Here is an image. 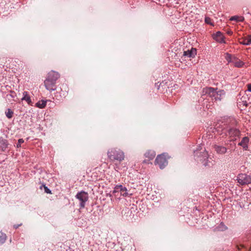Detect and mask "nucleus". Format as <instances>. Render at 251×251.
I'll use <instances>...</instances> for the list:
<instances>
[{"label": "nucleus", "mask_w": 251, "mask_h": 251, "mask_svg": "<svg viewBox=\"0 0 251 251\" xmlns=\"http://www.w3.org/2000/svg\"><path fill=\"white\" fill-rule=\"evenodd\" d=\"M59 77V74L57 72L51 71L49 73L47 77L44 81L46 88L50 91L55 90L56 81Z\"/></svg>", "instance_id": "1"}, {"label": "nucleus", "mask_w": 251, "mask_h": 251, "mask_svg": "<svg viewBox=\"0 0 251 251\" xmlns=\"http://www.w3.org/2000/svg\"><path fill=\"white\" fill-rule=\"evenodd\" d=\"M202 93L204 95H207L216 100H221L222 97L225 94L224 90L217 91L211 87L204 88L203 90Z\"/></svg>", "instance_id": "2"}, {"label": "nucleus", "mask_w": 251, "mask_h": 251, "mask_svg": "<svg viewBox=\"0 0 251 251\" xmlns=\"http://www.w3.org/2000/svg\"><path fill=\"white\" fill-rule=\"evenodd\" d=\"M108 157L110 159L121 161L124 159V153L120 150L112 149L107 152Z\"/></svg>", "instance_id": "3"}, {"label": "nucleus", "mask_w": 251, "mask_h": 251, "mask_svg": "<svg viewBox=\"0 0 251 251\" xmlns=\"http://www.w3.org/2000/svg\"><path fill=\"white\" fill-rule=\"evenodd\" d=\"M75 197L80 201V206L81 208H84L85 206L86 201L88 200V194L87 192L84 191H80L78 192L75 196Z\"/></svg>", "instance_id": "4"}, {"label": "nucleus", "mask_w": 251, "mask_h": 251, "mask_svg": "<svg viewBox=\"0 0 251 251\" xmlns=\"http://www.w3.org/2000/svg\"><path fill=\"white\" fill-rule=\"evenodd\" d=\"M120 192V195L123 197H127L130 196L132 194H129L127 192V190L126 187H123L122 185H116L113 191V194L115 195V197H118V195L117 194Z\"/></svg>", "instance_id": "5"}, {"label": "nucleus", "mask_w": 251, "mask_h": 251, "mask_svg": "<svg viewBox=\"0 0 251 251\" xmlns=\"http://www.w3.org/2000/svg\"><path fill=\"white\" fill-rule=\"evenodd\" d=\"M155 164L158 165L161 169H163L168 164L166 156L165 153L159 155L157 156Z\"/></svg>", "instance_id": "6"}, {"label": "nucleus", "mask_w": 251, "mask_h": 251, "mask_svg": "<svg viewBox=\"0 0 251 251\" xmlns=\"http://www.w3.org/2000/svg\"><path fill=\"white\" fill-rule=\"evenodd\" d=\"M237 180L240 185H246L251 183V177L246 174H240L238 175Z\"/></svg>", "instance_id": "7"}, {"label": "nucleus", "mask_w": 251, "mask_h": 251, "mask_svg": "<svg viewBox=\"0 0 251 251\" xmlns=\"http://www.w3.org/2000/svg\"><path fill=\"white\" fill-rule=\"evenodd\" d=\"M213 38L216 41L221 43H225V37L223 33L220 31H217L216 33L212 35Z\"/></svg>", "instance_id": "8"}, {"label": "nucleus", "mask_w": 251, "mask_h": 251, "mask_svg": "<svg viewBox=\"0 0 251 251\" xmlns=\"http://www.w3.org/2000/svg\"><path fill=\"white\" fill-rule=\"evenodd\" d=\"M250 139L248 137H244L242 138L241 141L238 143V145L241 146L243 149L247 151L248 149V144Z\"/></svg>", "instance_id": "9"}, {"label": "nucleus", "mask_w": 251, "mask_h": 251, "mask_svg": "<svg viewBox=\"0 0 251 251\" xmlns=\"http://www.w3.org/2000/svg\"><path fill=\"white\" fill-rule=\"evenodd\" d=\"M197 54V50L195 48H192L191 50L184 51L183 55L189 58H194Z\"/></svg>", "instance_id": "10"}, {"label": "nucleus", "mask_w": 251, "mask_h": 251, "mask_svg": "<svg viewBox=\"0 0 251 251\" xmlns=\"http://www.w3.org/2000/svg\"><path fill=\"white\" fill-rule=\"evenodd\" d=\"M248 99V98H247V96H242L240 100H238V104L240 107V108H241L242 106H247L248 102L247 100Z\"/></svg>", "instance_id": "11"}, {"label": "nucleus", "mask_w": 251, "mask_h": 251, "mask_svg": "<svg viewBox=\"0 0 251 251\" xmlns=\"http://www.w3.org/2000/svg\"><path fill=\"white\" fill-rule=\"evenodd\" d=\"M214 149L217 153L219 154H224L227 151V149L223 146L215 145Z\"/></svg>", "instance_id": "12"}, {"label": "nucleus", "mask_w": 251, "mask_h": 251, "mask_svg": "<svg viewBox=\"0 0 251 251\" xmlns=\"http://www.w3.org/2000/svg\"><path fill=\"white\" fill-rule=\"evenodd\" d=\"M21 100H25L28 104H31L32 103L30 97L26 91H24L23 93V97Z\"/></svg>", "instance_id": "13"}, {"label": "nucleus", "mask_w": 251, "mask_h": 251, "mask_svg": "<svg viewBox=\"0 0 251 251\" xmlns=\"http://www.w3.org/2000/svg\"><path fill=\"white\" fill-rule=\"evenodd\" d=\"M240 134V131L236 128H231L228 131V134L231 137H238Z\"/></svg>", "instance_id": "14"}, {"label": "nucleus", "mask_w": 251, "mask_h": 251, "mask_svg": "<svg viewBox=\"0 0 251 251\" xmlns=\"http://www.w3.org/2000/svg\"><path fill=\"white\" fill-rule=\"evenodd\" d=\"M234 66L236 67H242L243 66L244 63L240 60L234 57L233 59V63Z\"/></svg>", "instance_id": "15"}, {"label": "nucleus", "mask_w": 251, "mask_h": 251, "mask_svg": "<svg viewBox=\"0 0 251 251\" xmlns=\"http://www.w3.org/2000/svg\"><path fill=\"white\" fill-rule=\"evenodd\" d=\"M244 17L242 16L235 15L230 18L229 20L236 21V22H241L244 21Z\"/></svg>", "instance_id": "16"}, {"label": "nucleus", "mask_w": 251, "mask_h": 251, "mask_svg": "<svg viewBox=\"0 0 251 251\" xmlns=\"http://www.w3.org/2000/svg\"><path fill=\"white\" fill-rule=\"evenodd\" d=\"M155 152L153 151H148L145 154V157L148 158L149 160L153 159L155 156Z\"/></svg>", "instance_id": "17"}, {"label": "nucleus", "mask_w": 251, "mask_h": 251, "mask_svg": "<svg viewBox=\"0 0 251 251\" xmlns=\"http://www.w3.org/2000/svg\"><path fill=\"white\" fill-rule=\"evenodd\" d=\"M240 44L245 45H250L251 44V35L248 36L247 38H244L242 41H240Z\"/></svg>", "instance_id": "18"}, {"label": "nucleus", "mask_w": 251, "mask_h": 251, "mask_svg": "<svg viewBox=\"0 0 251 251\" xmlns=\"http://www.w3.org/2000/svg\"><path fill=\"white\" fill-rule=\"evenodd\" d=\"M47 104V100H42L38 101L36 103V106L39 108H44Z\"/></svg>", "instance_id": "19"}, {"label": "nucleus", "mask_w": 251, "mask_h": 251, "mask_svg": "<svg viewBox=\"0 0 251 251\" xmlns=\"http://www.w3.org/2000/svg\"><path fill=\"white\" fill-rule=\"evenodd\" d=\"M0 149H1L2 151H4L6 150V149L7 148V146H8V144H7V141L5 140H2L1 142H0Z\"/></svg>", "instance_id": "20"}, {"label": "nucleus", "mask_w": 251, "mask_h": 251, "mask_svg": "<svg viewBox=\"0 0 251 251\" xmlns=\"http://www.w3.org/2000/svg\"><path fill=\"white\" fill-rule=\"evenodd\" d=\"M6 239V235L5 234L3 233H0V245L3 244Z\"/></svg>", "instance_id": "21"}, {"label": "nucleus", "mask_w": 251, "mask_h": 251, "mask_svg": "<svg viewBox=\"0 0 251 251\" xmlns=\"http://www.w3.org/2000/svg\"><path fill=\"white\" fill-rule=\"evenodd\" d=\"M225 58L228 63H230V62L233 63V59L234 57H232L230 54H229L228 53H226V54Z\"/></svg>", "instance_id": "22"}, {"label": "nucleus", "mask_w": 251, "mask_h": 251, "mask_svg": "<svg viewBox=\"0 0 251 251\" xmlns=\"http://www.w3.org/2000/svg\"><path fill=\"white\" fill-rule=\"evenodd\" d=\"M13 114V112L9 109H8L7 111L5 112L6 117L9 119L11 118L12 117Z\"/></svg>", "instance_id": "23"}, {"label": "nucleus", "mask_w": 251, "mask_h": 251, "mask_svg": "<svg viewBox=\"0 0 251 251\" xmlns=\"http://www.w3.org/2000/svg\"><path fill=\"white\" fill-rule=\"evenodd\" d=\"M205 22L207 24H209L210 25H213L212 23H211V19L209 17L205 18Z\"/></svg>", "instance_id": "24"}, {"label": "nucleus", "mask_w": 251, "mask_h": 251, "mask_svg": "<svg viewBox=\"0 0 251 251\" xmlns=\"http://www.w3.org/2000/svg\"><path fill=\"white\" fill-rule=\"evenodd\" d=\"M24 140L23 139H20L19 140H18V144H17L16 145V147L17 148H20L21 147V144H22L23 143H24Z\"/></svg>", "instance_id": "25"}, {"label": "nucleus", "mask_w": 251, "mask_h": 251, "mask_svg": "<svg viewBox=\"0 0 251 251\" xmlns=\"http://www.w3.org/2000/svg\"><path fill=\"white\" fill-rule=\"evenodd\" d=\"M45 190L47 193H50V190L47 187H45Z\"/></svg>", "instance_id": "26"}, {"label": "nucleus", "mask_w": 251, "mask_h": 251, "mask_svg": "<svg viewBox=\"0 0 251 251\" xmlns=\"http://www.w3.org/2000/svg\"><path fill=\"white\" fill-rule=\"evenodd\" d=\"M14 97V96L12 95L11 94H7L6 95V98L8 99H9L10 98H12Z\"/></svg>", "instance_id": "27"}, {"label": "nucleus", "mask_w": 251, "mask_h": 251, "mask_svg": "<svg viewBox=\"0 0 251 251\" xmlns=\"http://www.w3.org/2000/svg\"><path fill=\"white\" fill-rule=\"evenodd\" d=\"M14 97V96L12 95L11 94H7L6 95V98L8 99H9L10 98H12Z\"/></svg>", "instance_id": "28"}, {"label": "nucleus", "mask_w": 251, "mask_h": 251, "mask_svg": "<svg viewBox=\"0 0 251 251\" xmlns=\"http://www.w3.org/2000/svg\"><path fill=\"white\" fill-rule=\"evenodd\" d=\"M203 153L204 154L203 155H204V159L207 158V152L204 150Z\"/></svg>", "instance_id": "29"}, {"label": "nucleus", "mask_w": 251, "mask_h": 251, "mask_svg": "<svg viewBox=\"0 0 251 251\" xmlns=\"http://www.w3.org/2000/svg\"><path fill=\"white\" fill-rule=\"evenodd\" d=\"M248 91L251 92V84H248Z\"/></svg>", "instance_id": "30"}, {"label": "nucleus", "mask_w": 251, "mask_h": 251, "mask_svg": "<svg viewBox=\"0 0 251 251\" xmlns=\"http://www.w3.org/2000/svg\"><path fill=\"white\" fill-rule=\"evenodd\" d=\"M21 225H22V224H20V225H14V227L15 228H18L20 226H21Z\"/></svg>", "instance_id": "31"}, {"label": "nucleus", "mask_w": 251, "mask_h": 251, "mask_svg": "<svg viewBox=\"0 0 251 251\" xmlns=\"http://www.w3.org/2000/svg\"><path fill=\"white\" fill-rule=\"evenodd\" d=\"M194 153H195V154H197V151H195V152H194Z\"/></svg>", "instance_id": "32"}]
</instances>
